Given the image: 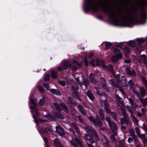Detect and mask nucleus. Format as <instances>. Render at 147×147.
<instances>
[{"mask_svg": "<svg viewBox=\"0 0 147 147\" xmlns=\"http://www.w3.org/2000/svg\"><path fill=\"white\" fill-rule=\"evenodd\" d=\"M78 86L75 87L73 89H72V90L74 91L72 95L74 98L77 99L79 97L78 92Z\"/></svg>", "mask_w": 147, "mask_h": 147, "instance_id": "13", "label": "nucleus"}, {"mask_svg": "<svg viewBox=\"0 0 147 147\" xmlns=\"http://www.w3.org/2000/svg\"><path fill=\"white\" fill-rule=\"evenodd\" d=\"M54 143L57 147H59L61 145L58 139H55L54 140Z\"/></svg>", "mask_w": 147, "mask_h": 147, "instance_id": "34", "label": "nucleus"}, {"mask_svg": "<svg viewBox=\"0 0 147 147\" xmlns=\"http://www.w3.org/2000/svg\"><path fill=\"white\" fill-rule=\"evenodd\" d=\"M56 130L57 132L61 136L64 135L65 132L63 129L60 126H56Z\"/></svg>", "mask_w": 147, "mask_h": 147, "instance_id": "12", "label": "nucleus"}, {"mask_svg": "<svg viewBox=\"0 0 147 147\" xmlns=\"http://www.w3.org/2000/svg\"><path fill=\"white\" fill-rule=\"evenodd\" d=\"M125 71L128 76H135L136 75V72L133 70H130L129 69L127 68L125 69Z\"/></svg>", "mask_w": 147, "mask_h": 147, "instance_id": "14", "label": "nucleus"}, {"mask_svg": "<svg viewBox=\"0 0 147 147\" xmlns=\"http://www.w3.org/2000/svg\"><path fill=\"white\" fill-rule=\"evenodd\" d=\"M111 128L112 129L115 135L117 134V130L118 128L116 124L114 122L111 123Z\"/></svg>", "mask_w": 147, "mask_h": 147, "instance_id": "11", "label": "nucleus"}, {"mask_svg": "<svg viewBox=\"0 0 147 147\" xmlns=\"http://www.w3.org/2000/svg\"><path fill=\"white\" fill-rule=\"evenodd\" d=\"M50 76L49 74H46L44 77V79L45 81L48 80H49Z\"/></svg>", "mask_w": 147, "mask_h": 147, "instance_id": "50", "label": "nucleus"}, {"mask_svg": "<svg viewBox=\"0 0 147 147\" xmlns=\"http://www.w3.org/2000/svg\"><path fill=\"white\" fill-rule=\"evenodd\" d=\"M125 110H126L121 111H122V115L124 117L127 118H128V115L126 113Z\"/></svg>", "mask_w": 147, "mask_h": 147, "instance_id": "43", "label": "nucleus"}, {"mask_svg": "<svg viewBox=\"0 0 147 147\" xmlns=\"http://www.w3.org/2000/svg\"><path fill=\"white\" fill-rule=\"evenodd\" d=\"M142 136H143L144 137L142 139V142L144 144V145L145 146L146 144V139L145 138V137H144L145 135L143 134L142 135Z\"/></svg>", "mask_w": 147, "mask_h": 147, "instance_id": "51", "label": "nucleus"}, {"mask_svg": "<svg viewBox=\"0 0 147 147\" xmlns=\"http://www.w3.org/2000/svg\"><path fill=\"white\" fill-rule=\"evenodd\" d=\"M131 135L134 138L136 141V136L134 134V131H131Z\"/></svg>", "mask_w": 147, "mask_h": 147, "instance_id": "63", "label": "nucleus"}, {"mask_svg": "<svg viewBox=\"0 0 147 147\" xmlns=\"http://www.w3.org/2000/svg\"><path fill=\"white\" fill-rule=\"evenodd\" d=\"M65 79L66 81V83L67 85H71L72 89H73L75 88L74 87V85L75 87L78 86L77 84L73 79H69L67 76L65 77Z\"/></svg>", "mask_w": 147, "mask_h": 147, "instance_id": "9", "label": "nucleus"}, {"mask_svg": "<svg viewBox=\"0 0 147 147\" xmlns=\"http://www.w3.org/2000/svg\"><path fill=\"white\" fill-rule=\"evenodd\" d=\"M131 117L135 124H138V120L135 116L132 114H131Z\"/></svg>", "mask_w": 147, "mask_h": 147, "instance_id": "30", "label": "nucleus"}, {"mask_svg": "<svg viewBox=\"0 0 147 147\" xmlns=\"http://www.w3.org/2000/svg\"><path fill=\"white\" fill-rule=\"evenodd\" d=\"M111 116L114 120L116 121H117V115L115 112H113L111 113Z\"/></svg>", "mask_w": 147, "mask_h": 147, "instance_id": "38", "label": "nucleus"}, {"mask_svg": "<svg viewBox=\"0 0 147 147\" xmlns=\"http://www.w3.org/2000/svg\"><path fill=\"white\" fill-rule=\"evenodd\" d=\"M77 107L79 111L84 116L86 115V113L83 107L82 106H81V105H79Z\"/></svg>", "mask_w": 147, "mask_h": 147, "instance_id": "23", "label": "nucleus"}, {"mask_svg": "<svg viewBox=\"0 0 147 147\" xmlns=\"http://www.w3.org/2000/svg\"><path fill=\"white\" fill-rule=\"evenodd\" d=\"M30 101L31 103L35 106H33L32 105L30 106V108L32 112L33 113H35L37 116L38 117L39 114L38 111L36 107V102L32 98L30 99Z\"/></svg>", "mask_w": 147, "mask_h": 147, "instance_id": "10", "label": "nucleus"}, {"mask_svg": "<svg viewBox=\"0 0 147 147\" xmlns=\"http://www.w3.org/2000/svg\"><path fill=\"white\" fill-rule=\"evenodd\" d=\"M38 89L40 92H41L44 93L45 92L44 89L42 87L40 86H38Z\"/></svg>", "mask_w": 147, "mask_h": 147, "instance_id": "53", "label": "nucleus"}, {"mask_svg": "<svg viewBox=\"0 0 147 147\" xmlns=\"http://www.w3.org/2000/svg\"><path fill=\"white\" fill-rule=\"evenodd\" d=\"M45 100L42 97L41 99L40 100V101L39 102V104L41 106L45 104Z\"/></svg>", "mask_w": 147, "mask_h": 147, "instance_id": "46", "label": "nucleus"}, {"mask_svg": "<svg viewBox=\"0 0 147 147\" xmlns=\"http://www.w3.org/2000/svg\"><path fill=\"white\" fill-rule=\"evenodd\" d=\"M90 121L93 123L95 126L97 127V125L99 127L100 129L102 131H104L105 128L104 127H102V122L100 121L99 117L98 115L96 116V120L92 116L88 117Z\"/></svg>", "mask_w": 147, "mask_h": 147, "instance_id": "4", "label": "nucleus"}, {"mask_svg": "<svg viewBox=\"0 0 147 147\" xmlns=\"http://www.w3.org/2000/svg\"><path fill=\"white\" fill-rule=\"evenodd\" d=\"M98 113L102 120H104L105 119V116L102 110L101 109H100L98 111Z\"/></svg>", "mask_w": 147, "mask_h": 147, "instance_id": "31", "label": "nucleus"}, {"mask_svg": "<svg viewBox=\"0 0 147 147\" xmlns=\"http://www.w3.org/2000/svg\"><path fill=\"white\" fill-rule=\"evenodd\" d=\"M90 63L91 65L94 66H95L96 65L98 66H100L102 65V67L107 69L109 70L110 69V64H108L109 67H108L104 64L102 61H101L100 59H96V64H95V61L94 59H93L91 61Z\"/></svg>", "mask_w": 147, "mask_h": 147, "instance_id": "5", "label": "nucleus"}, {"mask_svg": "<svg viewBox=\"0 0 147 147\" xmlns=\"http://www.w3.org/2000/svg\"><path fill=\"white\" fill-rule=\"evenodd\" d=\"M133 106L131 107H127V110L131 113H133L134 112V108Z\"/></svg>", "mask_w": 147, "mask_h": 147, "instance_id": "44", "label": "nucleus"}, {"mask_svg": "<svg viewBox=\"0 0 147 147\" xmlns=\"http://www.w3.org/2000/svg\"><path fill=\"white\" fill-rule=\"evenodd\" d=\"M43 86L46 89V90H48L49 89V86L47 83H44Z\"/></svg>", "mask_w": 147, "mask_h": 147, "instance_id": "49", "label": "nucleus"}, {"mask_svg": "<svg viewBox=\"0 0 147 147\" xmlns=\"http://www.w3.org/2000/svg\"><path fill=\"white\" fill-rule=\"evenodd\" d=\"M127 118L123 117L121 118V124H124L125 123L126 125L128 124V121L127 120Z\"/></svg>", "mask_w": 147, "mask_h": 147, "instance_id": "29", "label": "nucleus"}, {"mask_svg": "<svg viewBox=\"0 0 147 147\" xmlns=\"http://www.w3.org/2000/svg\"><path fill=\"white\" fill-rule=\"evenodd\" d=\"M137 41L140 43H143L144 41V40L142 38H138Z\"/></svg>", "mask_w": 147, "mask_h": 147, "instance_id": "52", "label": "nucleus"}, {"mask_svg": "<svg viewBox=\"0 0 147 147\" xmlns=\"http://www.w3.org/2000/svg\"><path fill=\"white\" fill-rule=\"evenodd\" d=\"M124 50L126 53H128L129 52L130 50L128 47H126L124 48Z\"/></svg>", "mask_w": 147, "mask_h": 147, "instance_id": "57", "label": "nucleus"}, {"mask_svg": "<svg viewBox=\"0 0 147 147\" xmlns=\"http://www.w3.org/2000/svg\"><path fill=\"white\" fill-rule=\"evenodd\" d=\"M131 88L133 87L134 86V83L133 82V80H130L128 82Z\"/></svg>", "mask_w": 147, "mask_h": 147, "instance_id": "59", "label": "nucleus"}, {"mask_svg": "<svg viewBox=\"0 0 147 147\" xmlns=\"http://www.w3.org/2000/svg\"><path fill=\"white\" fill-rule=\"evenodd\" d=\"M45 131L48 134L49 132L51 131V129L49 128L46 127L45 128Z\"/></svg>", "mask_w": 147, "mask_h": 147, "instance_id": "60", "label": "nucleus"}, {"mask_svg": "<svg viewBox=\"0 0 147 147\" xmlns=\"http://www.w3.org/2000/svg\"><path fill=\"white\" fill-rule=\"evenodd\" d=\"M95 90L94 91L96 92V93L99 95L102 96L103 95L105 96L106 97L107 96L106 94L105 93H103L102 92H100L99 90L100 89V88L98 87H95L94 88Z\"/></svg>", "mask_w": 147, "mask_h": 147, "instance_id": "18", "label": "nucleus"}, {"mask_svg": "<svg viewBox=\"0 0 147 147\" xmlns=\"http://www.w3.org/2000/svg\"><path fill=\"white\" fill-rule=\"evenodd\" d=\"M106 119L107 121L108 122L109 125L110 127V119L109 117H106Z\"/></svg>", "mask_w": 147, "mask_h": 147, "instance_id": "64", "label": "nucleus"}, {"mask_svg": "<svg viewBox=\"0 0 147 147\" xmlns=\"http://www.w3.org/2000/svg\"><path fill=\"white\" fill-rule=\"evenodd\" d=\"M57 72L55 70L51 71V78L53 79H55L57 78Z\"/></svg>", "mask_w": 147, "mask_h": 147, "instance_id": "25", "label": "nucleus"}, {"mask_svg": "<svg viewBox=\"0 0 147 147\" xmlns=\"http://www.w3.org/2000/svg\"><path fill=\"white\" fill-rule=\"evenodd\" d=\"M87 96L89 97L90 99L92 100H93L94 99V97L91 91L90 90H88L86 93Z\"/></svg>", "mask_w": 147, "mask_h": 147, "instance_id": "22", "label": "nucleus"}, {"mask_svg": "<svg viewBox=\"0 0 147 147\" xmlns=\"http://www.w3.org/2000/svg\"><path fill=\"white\" fill-rule=\"evenodd\" d=\"M114 52L117 55L113 56L112 58V60L113 62H115L121 58L122 54L120 52L119 49L118 48L115 49Z\"/></svg>", "mask_w": 147, "mask_h": 147, "instance_id": "6", "label": "nucleus"}, {"mask_svg": "<svg viewBox=\"0 0 147 147\" xmlns=\"http://www.w3.org/2000/svg\"><path fill=\"white\" fill-rule=\"evenodd\" d=\"M136 132L137 134L140 137V129H139L137 127H136Z\"/></svg>", "mask_w": 147, "mask_h": 147, "instance_id": "62", "label": "nucleus"}, {"mask_svg": "<svg viewBox=\"0 0 147 147\" xmlns=\"http://www.w3.org/2000/svg\"><path fill=\"white\" fill-rule=\"evenodd\" d=\"M84 62L85 65L87 66L88 65V62L87 60V58L86 57H85L84 60Z\"/></svg>", "mask_w": 147, "mask_h": 147, "instance_id": "54", "label": "nucleus"}, {"mask_svg": "<svg viewBox=\"0 0 147 147\" xmlns=\"http://www.w3.org/2000/svg\"><path fill=\"white\" fill-rule=\"evenodd\" d=\"M99 6L101 7L102 11L105 15L107 22L110 23V0H84L83 9L85 13L90 10L94 13H97L99 10Z\"/></svg>", "mask_w": 147, "mask_h": 147, "instance_id": "1", "label": "nucleus"}, {"mask_svg": "<svg viewBox=\"0 0 147 147\" xmlns=\"http://www.w3.org/2000/svg\"><path fill=\"white\" fill-rule=\"evenodd\" d=\"M50 91L51 93L57 95H60V91L58 89L51 88L50 90Z\"/></svg>", "mask_w": 147, "mask_h": 147, "instance_id": "21", "label": "nucleus"}, {"mask_svg": "<svg viewBox=\"0 0 147 147\" xmlns=\"http://www.w3.org/2000/svg\"><path fill=\"white\" fill-rule=\"evenodd\" d=\"M140 100L144 106H146L147 105V98H145L144 99L141 98Z\"/></svg>", "mask_w": 147, "mask_h": 147, "instance_id": "36", "label": "nucleus"}, {"mask_svg": "<svg viewBox=\"0 0 147 147\" xmlns=\"http://www.w3.org/2000/svg\"><path fill=\"white\" fill-rule=\"evenodd\" d=\"M77 117L82 123H83L84 122L82 118V116L81 115H80L78 116H77Z\"/></svg>", "mask_w": 147, "mask_h": 147, "instance_id": "55", "label": "nucleus"}, {"mask_svg": "<svg viewBox=\"0 0 147 147\" xmlns=\"http://www.w3.org/2000/svg\"><path fill=\"white\" fill-rule=\"evenodd\" d=\"M105 103V108L107 112L109 114L110 113V111L107 105V103L106 101V100L103 101Z\"/></svg>", "mask_w": 147, "mask_h": 147, "instance_id": "24", "label": "nucleus"}, {"mask_svg": "<svg viewBox=\"0 0 147 147\" xmlns=\"http://www.w3.org/2000/svg\"><path fill=\"white\" fill-rule=\"evenodd\" d=\"M69 101H67V103L69 105L71 104L74 106L76 105V103L75 101H73V99L71 96H69L68 97Z\"/></svg>", "mask_w": 147, "mask_h": 147, "instance_id": "20", "label": "nucleus"}, {"mask_svg": "<svg viewBox=\"0 0 147 147\" xmlns=\"http://www.w3.org/2000/svg\"><path fill=\"white\" fill-rule=\"evenodd\" d=\"M63 69H66L68 68L71 67V64L68 61H64L63 63Z\"/></svg>", "mask_w": 147, "mask_h": 147, "instance_id": "17", "label": "nucleus"}, {"mask_svg": "<svg viewBox=\"0 0 147 147\" xmlns=\"http://www.w3.org/2000/svg\"><path fill=\"white\" fill-rule=\"evenodd\" d=\"M33 118L34 119L35 122L37 124H38V120L36 117V116L35 115H33Z\"/></svg>", "mask_w": 147, "mask_h": 147, "instance_id": "61", "label": "nucleus"}, {"mask_svg": "<svg viewBox=\"0 0 147 147\" xmlns=\"http://www.w3.org/2000/svg\"><path fill=\"white\" fill-rule=\"evenodd\" d=\"M103 142L104 143V146L105 147H109V142L106 137H104V140H103Z\"/></svg>", "mask_w": 147, "mask_h": 147, "instance_id": "27", "label": "nucleus"}, {"mask_svg": "<svg viewBox=\"0 0 147 147\" xmlns=\"http://www.w3.org/2000/svg\"><path fill=\"white\" fill-rule=\"evenodd\" d=\"M53 105L59 111H61L62 110V109L60 107V105H59L56 103H54Z\"/></svg>", "mask_w": 147, "mask_h": 147, "instance_id": "35", "label": "nucleus"}, {"mask_svg": "<svg viewBox=\"0 0 147 147\" xmlns=\"http://www.w3.org/2000/svg\"><path fill=\"white\" fill-rule=\"evenodd\" d=\"M89 82L88 79L86 78H84L83 80V81L81 82H82V84L80 85L81 86L84 85L86 88L89 86Z\"/></svg>", "mask_w": 147, "mask_h": 147, "instance_id": "19", "label": "nucleus"}, {"mask_svg": "<svg viewBox=\"0 0 147 147\" xmlns=\"http://www.w3.org/2000/svg\"><path fill=\"white\" fill-rule=\"evenodd\" d=\"M105 44V49L107 50L110 47V43L109 42H103L102 44V45Z\"/></svg>", "mask_w": 147, "mask_h": 147, "instance_id": "32", "label": "nucleus"}, {"mask_svg": "<svg viewBox=\"0 0 147 147\" xmlns=\"http://www.w3.org/2000/svg\"><path fill=\"white\" fill-rule=\"evenodd\" d=\"M145 92L146 90L144 89L143 87L141 88H140V93L142 96L143 97L144 96Z\"/></svg>", "mask_w": 147, "mask_h": 147, "instance_id": "39", "label": "nucleus"}, {"mask_svg": "<svg viewBox=\"0 0 147 147\" xmlns=\"http://www.w3.org/2000/svg\"><path fill=\"white\" fill-rule=\"evenodd\" d=\"M100 83L102 85L103 88L105 89L107 92H109L108 90V88L106 87L105 79L102 77H101L100 78Z\"/></svg>", "mask_w": 147, "mask_h": 147, "instance_id": "15", "label": "nucleus"}, {"mask_svg": "<svg viewBox=\"0 0 147 147\" xmlns=\"http://www.w3.org/2000/svg\"><path fill=\"white\" fill-rule=\"evenodd\" d=\"M54 116L57 118H59L61 119H64V117L63 115L57 112H55L54 114Z\"/></svg>", "mask_w": 147, "mask_h": 147, "instance_id": "26", "label": "nucleus"}, {"mask_svg": "<svg viewBox=\"0 0 147 147\" xmlns=\"http://www.w3.org/2000/svg\"><path fill=\"white\" fill-rule=\"evenodd\" d=\"M71 125L72 127L76 129L77 133H79V131L78 128L75 123L74 122L71 123Z\"/></svg>", "mask_w": 147, "mask_h": 147, "instance_id": "37", "label": "nucleus"}, {"mask_svg": "<svg viewBox=\"0 0 147 147\" xmlns=\"http://www.w3.org/2000/svg\"><path fill=\"white\" fill-rule=\"evenodd\" d=\"M41 135L44 142H45V147H46L47 146H48V141H47V138L45 137H43L42 136V134H41Z\"/></svg>", "mask_w": 147, "mask_h": 147, "instance_id": "45", "label": "nucleus"}, {"mask_svg": "<svg viewBox=\"0 0 147 147\" xmlns=\"http://www.w3.org/2000/svg\"><path fill=\"white\" fill-rule=\"evenodd\" d=\"M120 17L121 20L123 21V26L130 27L134 24V19L130 14H121Z\"/></svg>", "mask_w": 147, "mask_h": 147, "instance_id": "3", "label": "nucleus"}, {"mask_svg": "<svg viewBox=\"0 0 147 147\" xmlns=\"http://www.w3.org/2000/svg\"><path fill=\"white\" fill-rule=\"evenodd\" d=\"M89 79L91 82L93 84H96L97 82V81L95 79V76L92 73L90 74Z\"/></svg>", "mask_w": 147, "mask_h": 147, "instance_id": "16", "label": "nucleus"}, {"mask_svg": "<svg viewBox=\"0 0 147 147\" xmlns=\"http://www.w3.org/2000/svg\"><path fill=\"white\" fill-rule=\"evenodd\" d=\"M115 98L116 100L118 101V105L119 107H121V110H126L125 107L123 102L122 99L117 95L116 96Z\"/></svg>", "mask_w": 147, "mask_h": 147, "instance_id": "7", "label": "nucleus"}, {"mask_svg": "<svg viewBox=\"0 0 147 147\" xmlns=\"http://www.w3.org/2000/svg\"><path fill=\"white\" fill-rule=\"evenodd\" d=\"M121 78L122 80L121 81V84L123 86L125 87L127 85V82L126 79L123 76H122Z\"/></svg>", "mask_w": 147, "mask_h": 147, "instance_id": "28", "label": "nucleus"}, {"mask_svg": "<svg viewBox=\"0 0 147 147\" xmlns=\"http://www.w3.org/2000/svg\"><path fill=\"white\" fill-rule=\"evenodd\" d=\"M73 63L76 64L78 65L79 66L81 67V65L82 63V62H80L78 63V62L77 61H76L75 60H74L73 61Z\"/></svg>", "mask_w": 147, "mask_h": 147, "instance_id": "47", "label": "nucleus"}, {"mask_svg": "<svg viewBox=\"0 0 147 147\" xmlns=\"http://www.w3.org/2000/svg\"><path fill=\"white\" fill-rule=\"evenodd\" d=\"M141 59L143 61L144 63L146 64L147 63V61L146 60V57L144 54H143L141 56Z\"/></svg>", "mask_w": 147, "mask_h": 147, "instance_id": "40", "label": "nucleus"}, {"mask_svg": "<svg viewBox=\"0 0 147 147\" xmlns=\"http://www.w3.org/2000/svg\"><path fill=\"white\" fill-rule=\"evenodd\" d=\"M128 43L129 46L131 47H134L136 45L135 42L133 40L129 41V42Z\"/></svg>", "mask_w": 147, "mask_h": 147, "instance_id": "42", "label": "nucleus"}, {"mask_svg": "<svg viewBox=\"0 0 147 147\" xmlns=\"http://www.w3.org/2000/svg\"><path fill=\"white\" fill-rule=\"evenodd\" d=\"M70 142L71 144L74 147H78L76 142L81 147H83V145L81 142V140L80 138H75L74 140H72Z\"/></svg>", "mask_w": 147, "mask_h": 147, "instance_id": "8", "label": "nucleus"}, {"mask_svg": "<svg viewBox=\"0 0 147 147\" xmlns=\"http://www.w3.org/2000/svg\"><path fill=\"white\" fill-rule=\"evenodd\" d=\"M59 84L63 86H64L65 85V82L63 81H59Z\"/></svg>", "mask_w": 147, "mask_h": 147, "instance_id": "56", "label": "nucleus"}, {"mask_svg": "<svg viewBox=\"0 0 147 147\" xmlns=\"http://www.w3.org/2000/svg\"><path fill=\"white\" fill-rule=\"evenodd\" d=\"M38 129L40 132L43 134H44L45 133V131L44 129L42 128H41L39 126H38Z\"/></svg>", "mask_w": 147, "mask_h": 147, "instance_id": "48", "label": "nucleus"}, {"mask_svg": "<svg viewBox=\"0 0 147 147\" xmlns=\"http://www.w3.org/2000/svg\"><path fill=\"white\" fill-rule=\"evenodd\" d=\"M142 80L145 86L147 87V81L144 77L142 78Z\"/></svg>", "mask_w": 147, "mask_h": 147, "instance_id": "58", "label": "nucleus"}, {"mask_svg": "<svg viewBox=\"0 0 147 147\" xmlns=\"http://www.w3.org/2000/svg\"><path fill=\"white\" fill-rule=\"evenodd\" d=\"M84 128L86 130L87 133V134H86L84 136L87 144L89 147H94L92 145L94 143V142L90 135L93 136L96 140L98 141L99 140V138L97 133L89 126H85L84 127Z\"/></svg>", "mask_w": 147, "mask_h": 147, "instance_id": "2", "label": "nucleus"}, {"mask_svg": "<svg viewBox=\"0 0 147 147\" xmlns=\"http://www.w3.org/2000/svg\"><path fill=\"white\" fill-rule=\"evenodd\" d=\"M60 105L61 107L63 108L65 112L66 113H68L69 110L67 107L66 105L63 103H61L60 104Z\"/></svg>", "mask_w": 147, "mask_h": 147, "instance_id": "33", "label": "nucleus"}, {"mask_svg": "<svg viewBox=\"0 0 147 147\" xmlns=\"http://www.w3.org/2000/svg\"><path fill=\"white\" fill-rule=\"evenodd\" d=\"M141 17L142 19L144 20L147 17L146 13L144 11H142L141 13Z\"/></svg>", "mask_w": 147, "mask_h": 147, "instance_id": "41", "label": "nucleus"}]
</instances>
